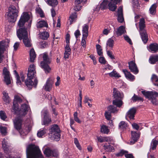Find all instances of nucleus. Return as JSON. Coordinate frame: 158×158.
I'll return each instance as SVG.
<instances>
[{"instance_id": "nucleus-63", "label": "nucleus", "mask_w": 158, "mask_h": 158, "mask_svg": "<svg viewBox=\"0 0 158 158\" xmlns=\"http://www.w3.org/2000/svg\"><path fill=\"white\" fill-rule=\"evenodd\" d=\"M88 26L87 24H85L83 27L82 31V32H88Z\"/></svg>"}, {"instance_id": "nucleus-45", "label": "nucleus", "mask_w": 158, "mask_h": 158, "mask_svg": "<svg viewBox=\"0 0 158 158\" xmlns=\"http://www.w3.org/2000/svg\"><path fill=\"white\" fill-rule=\"evenodd\" d=\"M39 45L41 48H43L47 47L48 44L44 40H42L40 42Z\"/></svg>"}, {"instance_id": "nucleus-13", "label": "nucleus", "mask_w": 158, "mask_h": 158, "mask_svg": "<svg viewBox=\"0 0 158 158\" xmlns=\"http://www.w3.org/2000/svg\"><path fill=\"white\" fill-rule=\"evenodd\" d=\"M129 68L131 72L135 74H137L139 72V70L135 62L131 61L128 62Z\"/></svg>"}, {"instance_id": "nucleus-11", "label": "nucleus", "mask_w": 158, "mask_h": 158, "mask_svg": "<svg viewBox=\"0 0 158 158\" xmlns=\"http://www.w3.org/2000/svg\"><path fill=\"white\" fill-rule=\"evenodd\" d=\"M3 75L4 76V81L8 85L11 84V81L9 72L7 69L4 68L3 69Z\"/></svg>"}, {"instance_id": "nucleus-20", "label": "nucleus", "mask_w": 158, "mask_h": 158, "mask_svg": "<svg viewBox=\"0 0 158 158\" xmlns=\"http://www.w3.org/2000/svg\"><path fill=\"white\" fill-rule=\"evenodd\" d=\"M136 112V109L134 107L130 109L127 114L126 116L129 118L130 119H134L135 115Z\"/></svg>"}, {"instance_id": "nucleus-2", "label": "nucleus", "mask_w": 158, "mask_h": 158, "mask_svg": "<svg viewBox=\"0 0 158 158\" xmlns=\"http://www.w3.org/2000/svg\"><path fill=\"white\" fill-rule=\"evenodd\" d=\"M26 152L27 158H44L39 147L34 144L27 146Z\"/></svg>"}, {"instance_id": "nucleus-48", "label": "nucleus", "mask_w": 158, "mask_h": 158, "mask_svg": "<svg viewBox=\"0 0 158 158\" xmlns=\"http://www.w3.org/2000/svg\"><path fill=\"white\" fill-rule=\"evenodd\" d=\"M23 43L27 47H30L32 46V44L30 40H23Z\"/></svg>"}, {"instance_id": "nucleus-32", "label": "nucleus", "mask_w": 158, "mask_h": 158, "mask_svg": "<svg viewBox=\"0 0 158 158\" xmlns=\"http://www.w3.org/2000/svg\"><path fill=\"white\" fill-rule=\"evenodd\" d=\"M116 4L110 2L108 3V7L109 10L112 11H114L117 8Z\"/></svg>"}, {"instance_id": "nucleus-21", "label": "nucleus", "mask_w": 158, "mask_h": 158, "mask_svg": "<svg viewBox=\"0 0 158 158\" xmlns=\"http://www.w3.org/2000/svg\"><path fill=\"white\" fill-rule=\"evenodd\" d=\"M44 115V124L46 125L48 124L51 121V118L48 117V112L47 110H44L43 111Z\"/></svg>"}, {"instance_id": "nucleus-55", "label": "nucleus", "mask_w": 158, "mask_h": 158, "mask_svg": "<svg viewBox=\"0 0 158 158\" xmlns=\"http://www.w3.org/2000/svg\"><path fill=\"white\" fill-rule=\"evenodd\" d=\"M77 115L78 113L77 112L74 113L73 115L74 120L78 123H81V121L79 120V118L78 117Z\"/></svg>"}, {"instance_id": "nucleus-10", "label": "nucleus", "mask_w": 158, "mask_h": 158, "mask_svg": "<svg viewBox=\"0 0 158 158\" xmlns=\"http://www.w3.org/2000/svg\"><path fill=\"white\" fill-rule=\"evenodd\" d=\"M10 41L8 40H2L0 41V52L4 53L7 52L9 47Z\"/></svg>"}, {"instance_id": "nucleus-52", "label": "nucleus", "mask_w": 158, "mask_h": 158, "mask_svg": "<svg viewBox=\"0 0 158 158\" xmlns=\"http://www.w3.org/2000/svg\"><path fill=\"white\" fill-rule=\"evenodd\" d=\"M0 116L1 118L3 120H5L7 118L5 113L3 111L0 112Z\"/></svg>"}, {"instance_id": "nucleus-3", "label": "nucleus", "mask_w": 158, "mask_h": 158, "mask_svg": "<svg viewBox=\"0 0 158 158\" xmlns=\"http://www.w3.org/2000/svg\"><path fill=\"white\" fill-rule=\"evenodd\" d=\"M42 55L43 60L40 62V66L45 73H49L51 70V68L48 65L52 61L51 56H48V53L46 52L44 53Z\"/></svg>"}, {"instance_id": "nucleus-64", "label": "nucleus", "mask_w": 158, "mask_h": 158, "mask_svg": "<svg viewBox=\"0 0 158 158\" xmlns=\"http://www.w3.org/2000/svg\"><path fill=\"white\" fill-rule=\"evenodd\" d=\"M71 54V53L65 51L64 53V57L66 59L69 58V56Z\"/></svg>"}, {"instance_id": "nucleus-58", "label": "nucleus", "mask_w": 158, "mask_h": 158, "mask_svg": "<svg viewBox=\"0 0 158 158\" xmlns=\"http://www.w3.org/2000/svg\"><path fill=\"white\" fill-rule=\"evenodd\" d=\"M45 133V131L44 130H42L38 132L37 135L38 137H42Z\"/></svg>"}, {"instance_id": "nucleus-31", "label": "nucleus", "mask_w": 158, "mask_h": 158, "mask_svg": "<svg viewBox=\"0 0 158 158\" xmlns=\"http://www.w3.org/2000/svg\"><path fill=\"white\" fill-rule=\"evenodd\" d=\"M157 6L156 3H154L152 5L149 10L150 13L151 15H155Z\"/></svg>"}, {"instance_id": "nucleus-57", "label": "nucleus", "mask_w": 158, "mask_h": 158, "mask_svg": "<svg viewBox=\"0 0 158 158\" xmlns=\"http://www.w3.org/2000/svg\"><path fill=\"white\" fill-rule=\"evenodd\" d=\"M74 34L77 40H78V39L79 38V37L81 35L80 31L78 29L75 31Z\"/></svg>"}, {"instance_id": "nucleus-53", "label": "nucleus", "mask_w": 158, "mask_h": 158, "mask_svg": "<svg viewBox=\"0 0 158 158\" xmlns=\"http://www.w3.org/2000/svg\"><path fill=\"white\" fill-rule=\"evenodd\" d=\"M119 127L121 129L126 128L127 127V124L124 121H122L119 124Z\"/></svg>"}, {"instance_id": "nucleus-24", "label": "nucleus", "mask_w": 158, "mask_h": 158, "mask_svg": "<svg viewBox=\"0 0 158 158\" xmlns=\"http://www.w3.org/2000/svg\"><path fill=\"white\" fill-rule=\"evenodd\" d=\"M149 51L152 53H155L158 50V45L156 43L151 44L149 46Z\"/></svg>"}, {"instance_id": "nucleus-19", "label": "nucleus", "mask_w": 158, "mask_h": 158, "mask_svg": "<svg viewBox=\"0 0 158 158\" xmlns=\"http://www.w3.org/2000/svg\"><path fill=\"white\" fill-rule=\"evenodd\" d=\"M53 83V81L52 79L50 78H48L44 86V89L48 91H50L52 89Z\"/></svg>"}, {"instance_id": "nucleus-54", "label": "nucleus", "mask_w": 158, "mask_h": 158, "mask_svg": "<svg viewBox=\"0 0 158 158\" xmlns=\"http://www.w3.org/2000/svg\"><path fill=\"white\" fill-rule=\"evenodd\" d=\"M114 40H108L107 42L106 45L107 47L112 48L114 46Z\"/></svg>"}, {"instance_id": "nucleus-42", "label": "nucleus", "mask_w": 158, "mask_h": 158, "mask_svg": "<svg viewBox=\"0 0 158 158\" xmlns=\"http://www.w3.org/2000/svg\"><path fill=\"white\" fill-rule=\"evenodd\" d=\"M109 131L107 127L105 125H103L101 127V131L104 134H108L109 132Z\"/></svg>"}, {"instance_id": "nucleus-38", "label": "nucleus", "mask_w": 158, "mask_h": 158, "mask_svg": "<svg viewBox=\"0 0 158 158\" xmlns=\"http://www.w3.org/2000/svg\"><path fill=\"white\" fill-rule=\"evenodd\" d=\"M108 111L110 113H115L118 112L116 108L113 105L110 106L108 108Z\"/></svg>"}, {"instance_id": "nucleus-15", "label": "nucleus", "mask_w": 158, "mask_h": 158, "mask_svg": "<svg viewBox=\"0 0 158 158\" xmlns=\"http://www.w3.org/2000/svg\"><path fill=\"white\" fill-rule=\"evenodd\" d=\"M22 121V119L19 118H17L14 120V127L17 130L19 131L21 129Z\"/></svg>"}, {"instance_id": "nucleus-35", "label": "nucleus", "mask_w": 158, "mask_h": 158, "mask_svg": "<svg viewBox=\"0 0 158 158\" xmlns=\"http://www.w3.org/2000/svg\"><path fill=\"white\" fill-rule=\"evenodd\" d=\"M158 144V141L154 139H153L151 144L150 149L153 150L156 149V147Z\"/></svg>"}, {"instance_id": "nucleus-60", "label": "nucleus", "mask_w": 158, "mask_h": 158, "mask_svg": "<svg viewBox=\"0 0 158 158\" xmlns=\"http://www.w3.org/2000/svg\"><path fill=\"white\" fill-rule=\"evenodd\" d=\"M111 28L110 27H108L107 28H105L103 31V33L104 35H107L110 32Z\"/></svg>"}, {"instance_id": "nucleus-4", "label": "nucleus", "mask_w": 158, "mask_h": 158, "mask_svg": "<svg viewBox=\"0 0 158 158\" xmlns=\"http://www.w3.org/2000/svg\"><path fill=\"white\" fill-rule=\"evenodd\" d=\"M18 10L13 5H10L8 8L7 13V20L9 23H14L16 21L18 16Z\"/></svg>"}, {"instance_id": "nucleus-5", "label": "nucleus", "mask_w": 158, "mask_h": 158, "mask_svg": "<svg viewBox=\"0 0 158 158\" xmlns=\"http://www.w3.org/2000/svg\"><path fill=\"white\" fill-rule=\"evenodd\" d=\"M142 94L149 100L153 104L158 105V93L153 91H142Z\"/></svg>"}, {"instance_id": "nucleus-46", "label": "nucleus", "mask_w": 158, "mask_h": 158, "mask_svg": "<svg viewBox=\"0 0 158 158\" xmlns=\"http://www.w3.org/2000/svg\"><path fill=\"white\" fill-rule=\"evenodd\" d=\"M133 102H135L136 101H143V99L140 97H138L137 95L134 94L133 96L131 98Z\"/></svg>"}, {"instance_id": "nucleus-22", "label": "nucleus", "mask_w": 158, "mask_h": 158, "mask_svg": "<svg viewBox=\"0 0 158 158\" xmlns=\"http://www.w3.org/2000/svg\"><path fill=\"white\" fill-rule=\"evenodd\" d=\"M2 148L6 153H8L10 151V147L8 142L5 139H4L2 142Z\"/></svg>"}, {"instance_id": "nucleus-44", "label": "nucleus", "mask_w": 158, "mask_h": 158, "mask_svg": "<svg viewBox=\"0 0 158 158\" xmlns=\"http://www.w3.org/2000/svg\"><path fill=\"white\" fill-rule=\"evenodd\" d=\"M151 79L154 84L158 86V78L157 76L155 75H153Z\"/></svg>"}, {"instance_id": "nucleus-9", "label": "nucleus", "mask_w": 158, "mask_h": 158, "mask_svg": "<svg viewBox=\"0 0 158 158\" xmlns=\"http://www.w3.org/2000/svg\"><path fill=\"white\" fill-rule=\"evenodd\" d=\"M17 34L19 40H29L27 29L25 27L19 28L17 31Z\"/></svg>"}, {"instance_id": "nucleus-61", "label": "nucleus", "mask_w": 158, "mask_h": 158, "mask_svg": "<svg viewBox=\"0 0 158 158\" xmlns=\"http://www.w3.org/2000/svg\"><path fill=\"white\" fill-rule=\"evenodd\" d=\"M99 61L101 64H105L106 62L105 58L103 56H101L99 57Z\"/></svg>"}, {"instance_id": "nucleus-51", "label": "nucleus", "mask_w": 158, "mask_h": 158, "mask_svg": "<svg viewBox=\"0 0 158 158\" xmlns=\"http://www.w3.org/2000/svg\"><path fill=\"white\" fill-rule=\"evenodd\" d=\"M36 11L40 15V16L41 17L43 18L44 17V13L41 8H39L36 9Z\"/></svg>"}, {"instance_id": "nucleus-27", "label": "nucleus", "mask_w": 158, "mask_h": 158, "mask_svg": "<svg viewBox=\"0 0 158 158\" xmlns=\"http://www.w3.org/2000/svg\"><path fill=\"white\" fill-rule=\"evenodd\" d=\"M48 24L44 20H40L38 22L37 24L38 28H41L43 27H48Z\"/></svg>"}, {"instance_id": "nucleus-14", "label": "nucleus", "mask_w": 158, "mask_h": 158, "mask_svg": "<svg viewBox=\"0 0 158 158\" xmlns=\"http://www.w3.org/2000/svg\"><path fill=\"white\" fill-rule=\"evenodd\" d=\"M140 134L134 131H131V139L130 142L131 145L133 144L137 141L140 136Z\"/></svg>"}, {"instance_id": "nucleus-50", "label": "nucleus", "mask_w": 158, "mask_h": 158, "mask_svg": "<svg viewBox=\"0 0 158 158\" xmlns=\"http://www.w3.org/2000/svg\"><path fill=\"white\" fill-rule=\"evenodd\" d=\"M127 153V151L122 150L119 152L116 153L115 155L117 157L122 156L123 155H125V153Z\"/></svg>"}, {"instance_id": "nucleus-28", "label": "nucleus", "mask_w": 158, "mask_h": 158, "mask_svg": "<svg viewBox=\"0 0 158 158\" xmlns=\"http://www.w3.org/2000/svg\"><path fill=\"white\" fill-rule=\"evenodd\" d=\"M113 104L118 107H120L122 105L123 102L121 99H114L113 101Z\"/></svg>"}, {"instance_id": "nucleus-47", "label": "nucleus", "mask_w": 158, "mask_h": 158, "mask_svg": "<svg viewBox=\"0 0 158 158\" xmlns=\"http://www.w3.org/2000/svg\"><path fill=\"white\" fill-rule=\"evenodd\" d=\"M14 72L15 73V77L17 80L16 83L18 85H21V82L20 80L19 76L16 70H15Z\"/></svg>"}, {"instance_id": "nucleus-40", "label": "nucleus", "mask_w": 158, "mask_h": 158, "mask_svg": "<svg viewBox=\"0 0 158 158\" xmlns=\"http://www.w3.org/2000/svg\"><path fill=\"white\" fill-rule=\"evenodd\" d=\"M0 131L2 135L5 136L7 135V128L5 127L0 126Z\"/></svg>"}, {"instance_id": "nucleus-17", "label": "nucleus", "mask_w": 158, "mask_h": 158, "mask_svg": "<svg viewBox=\"0 0 158 158\" xmlns=\"http://www.w3.org/2000/svg\"><path fill=\"white\" fill-rule=\"evenodd\" d=\"M28 110V106L26 104L21 105L19 111V114L20 116H24L27 114Z\"/></svg>"}, {"instance_id": "nucleus-43", "label": "nucleus", "mask_w": 158, "mask_h": 158, "mask_svg": "<svg viewBox=\"0 0 158 158\" xmlns=\"http://www.w3.org/2000/svg\"><path fill=\"white\" fill-rule=\"evenodd\" d=\"M109 75L111 77L119 78L121 77L120 75L116 71L113 70L112 72L108 73Z\"/></svg>"}, {"instance_id": "nucleus-56", "label": "nucleus", "mask_w": 158, "mask_h": 158, "mask_svg": "<svg viewBox=\"0 0 158 158\" xmlns=\"http://www.w3.org/2000/svg\"><path fill=\"white\" fill-rule=\"evenodd\" d=\"M74 143L78 149L81 150V148L79 143L78 141L76 138L74 139Z\"/></svg>"}, {"instance_id": "nucleus-30", "label": "nucleus", "mask_w": 158, "mask_h": 158, "mask_svg": "<svg viewBox=\"0 0 158 158\" xmlns=\"http://www.w3.org/2000/svg\"><path fill=\"white\" fill-rule=\"evenodd\" d=\"M30 61L33 62L36 58V55L33 48L31 49L30 51Z\"/></svg>"}, {"instance_id": "nucleus-36", "label": "nucleus", "mask_w": 158, "mask_h": 158, "mask_svg": "<svg viewBox=\"0 0 158 158\" xmlns=\"http://www.w3.org/2000/svg\"><path fill=\"white\" fill-rule=\"evenodd\" d=\"M96 46L98 55L99 56H102L103 52L102 47L99 44H96Z\"/></svg>"}, {"instance_id": "nucleus-62", "label": "nucleus", "mask_w": 158, "mask_h": 158, "mask_svg": "<svg viewBox=\"0 0 158 158\" xmlns=\"http://www.w3.org/2000/svg\"><path fill=\"white\" fill-rule=\"evenodd\" d=\"M107 54L108 56L111 59H114V55L112 54V52L108 50L107 51Z\"/></svg>"}, {"instance_id": "nucleus-8", "label": "nucleus", "mask_w": 158, "mask_h": 158, "mask_svg": "<svg viewBox=\"0 0 158 158\" xmlns=\"http://www.w3.org/2000/svg\"><path fill=\"white\" fill-rule=\"evenodd\" d=\"M30 16L27 12H23L21 15L18 23L19 28H23L26 22L30 19Z\"/></svg>"}, {"instance_id": "nucleus-29", "label": "nucleus", "mask_w": 158, "mask_h": 158, "mask_svg": "<svg viewBox=\"0 0 158 158\" xmlns=\"http://www.w3.org/2000/svg\"><path fill=\"white\" fill-rule=\"evenodd\" d=\"M124 27L123 26H120L116 31V33L118 36H121L124 33Z\"/></svg>"}, {"instance_id": "nucleus-6", "label": "nucleus", "mask_w": 158, "mask_h": 158, "mask_svg": "<svg viewBox=\"0 0 158 158\" xmlns=\"http://www.w3.org/2000/svg\"><path fill=\"white\" fill-rule=\"evenodd\" d=\"M60 130L57 125L52 126L50 129L49 136L52 140H58L60 138Z\"/></svg>"}, {"instance_id": "nucleus-25", "label": "nucleus", "mask_w": 158, "mask_h": 158, "mask_svg": "<svg viewBox=\"0 0 158 158\" xmlns=\"http://www.w3.org/2000/svg\"><path fill=\"white\" fill-rule=\"evenodd\" d=\"M3 96L2 99L4 103L6 105L9 104L10 102V100L8 94L6 91H3L2 92Z\"/></svg>"}, {"instance_id": "nucleus-23", "label": "nucleus", "mask_w": 158, "mask_h": 158, "mask_svg": "<svg viewBox=\"0 0 158 158\" xmlns=\"http://www.w3.org/2000/svg\"><path fill=\"white\" fill-rule=\"evenodd\" d=\"M44 154L47 157H49L52 156H57L58 155L57 153H54L50 148H47L44 151Z\"/></svg>"}, {"instance_id": "nucleus-26", "label": "nucleus", "mask_w": 158, "mask_h": 158, "mask_svg": "<svg viewBox=\"0 0 158 158\" xmlns=\"http://www.w3.org/2000/svg\"><path fill=\"white\" fill-rule=\"evenodd\" d=\"M123 72L124 73L126 77L131 81H133L135 79V77L130 72L126 69H123Z\"/></svg>"}, {"instance_id": "nucleus-39", "label": "nucleus", "mask_w": 158, "mask_h": 158, "mask_svg": "<svg viewBox=\"0 0 158 158\" xmlns=\"http://www.w3.org/2000/svg\"><path fill=\"white\" fill-rule=\"evenodd\" d=\"M47 2L48 4L52 7H55L58 4V1L57 0H48Z\"/></svg>"}, {"instance_id": "nucleus-16", "label": "nucleus", "mask_w": 158, "mask_h": 158, "mask_svg": "<svg viewBox=\"0 0 158 158\" xmlns=\"http://www.w3.org/2000/svg\"><path fill=\"white\" fill-rule=\"evenodd\" d=\"M117 20L120 23H122L124 21V19L123 13V9L121 6L118 7L117 11Z\"/></svg>"}, {"instance_id": "nucleus-34", "label": "nucleus", "mask_w": 158, "mask_h": 158, "mask_svg": "<svg viewBox=\"0 0 158 158\" xmlns=\"http://www.w3.org/2000/svg\"><path fill=\"white\" fill-rule=\"evenodd\" d=\"M49 37V34L47 31L44 32L40 34L39 38L41 40H48Z\"/></svg>"}, {"instance_id": "nucleus-49", "label": "nucleus", "mask_w": 158, "mask_h": 158, "mask_svg": "<svg viewBox=\"0 0 158 158\" xmlns=\"http://www.w3.org/2000/svg\"><path fill=\"white\" fill-rule=\"evenodd\" d=\"M104 149L105 150H107V151L111 152L113 150H114V147L110 145H104L103 146Z\"/></svg>"}, {"instance_id": "nucleus-7", "label": "nucleus", "mask_w": 158, "mask_h": 158, "mask_svg": "<svg viewBox=\"0 0 158 158\" xmlns=\"http://www.w3.org/2000/svg\"><path fill=\"white\" fill-rule=\"evenodd\" d=\"M145 19L143 18L140 19L139 22V31L142 40H148L146 31L144 29L145 27Z\"/></svg>"}, {"instance_id": "nucleus-41", "label": "nucleus", "mask_w": 158, "mask_h": 158, "mask_svg": "<svg viewBox=\"0 0 158 158\" xmlns=\"http://www.w3.org/2000/svg\"><path fill=\"white\" fill-rule=\"evenodd\" d=\"M151 64H154L158 61V56H151L149 60Z\"/></svg>"}, {"instance_id": "nucleus-59", "label": "nucleus", "mask_w": 158, "mask_h": 158, "mask_svg": "<svg viewBox=\"0 0 158 158\" xmlns=\"http://www.w3.org/2000/svg\"><path fill=\"white\" fill-rule=\"evenodd\" d=\"M110 113L108 111H106L105 113V115L106 119L108 120H109L111 118V115Z\"/></svg>"}, {"instance_id": "nucleus-37", "label": "nucleus", "mask_w": 158, "mask_h": 158, "mask_svg": "<svg viewBox=\"0 0 158 158\" xmlns=\"http://www.w3.org/2000/svg\"><path fill=\"white\" fill-rule=\"evenodd\" d=\"M77 17L76 12H74L70 16L69 19L70 22V25H71L73 22H75V20L77 18Z\"/></svg>"}, {"instance_id": "nucleus-1", "label": "nucleus", "mask_w": 158, "mask_h": 158, "mask_svg": "<svg viewBox=\"0 0 158 158\" xmlns=\"http://www.w3.org/2000/svg\"><path fill=\"white\" fill-rule=\"evenodd\" d=\"M36 76V71L35 67L33 64L29 67L27 74V78L25 81V83L28 89L30 90L33 87L36 88L38 83V80L35 78L34 81H32Z\"/></svg>"}, {"instance_id": "nucleus-33", "label": "nucleus", "mask_w": 158, "mask_h": 158, "mask_svg": "<svg viewBox=\"0 0 158 158\" xmlns=\"http://www.w3.org/2000/svg\"><path fill=\"white\" fill-rule=\"evenodd\" d=\"M108 3L109 1L107 0H103L100 4V9L101 10L106 9L108 6Z\"/></svg>"}, {"instance_id": "nucleus-18", "label": "nucleus", "mask_w": 158, "mask_h": 158, "mask_svg": "<svg viewBox=\"0 0 158 158\" xmlns=\"http://www.w3.org/2000/svg\"><path fill=\"white\" fill-rule=\"evenodd\" d=\"M124 96V95L122 93H121L119 91L118 89L115 88L113 89V97L114 99H122Z\"/></svg>"}, {"instance_id": "nucleus-12", "label": "nucleus", "mask_w": 158, "mask_h": 158, "mask_svg": "<svg viewBox=\"0 0 158 158\" xmlns=\"http://www.w3.org/2000/svg\"><path fill=\"white\" fill-rule=\"evenodd\" d=\"M22 102V99L18 95H15V96L14 100L13 102V105L12 107V109L13 111L16 113L17 110L19 105L17 102L21 103Z\"/></svg>"}]
</instances>
